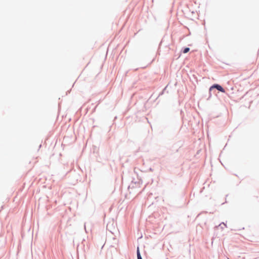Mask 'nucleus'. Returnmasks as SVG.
<instances>
[{
    "instance_id": "f257e3e1",
    "label": "nucleus",
    "mask_w": 259,
    "mask_h": 259,
    "mask_svg": "<svg viewBox=\"0 0 259 259\" xmlns=\"http://www.w3.org/2000/svg\"><path fill=\"white\" fill-rule=\"evenodd\" d=\"M213 89H216L219 91H220L222 93H225V90L222 88V87L218 84H214L211 85V90Z\"/></svg>"
},
{
    "instance_id": "f03ea898",
    "label": "nucleus",
    "mask_w": 259,
    "mask_h": 259,
    "mask_svg": "<svg viewBox=\"0 0 259 259\" xmlns=\"http://www.w3.org/2000/svg\"><path fill=\"white\" fill-rule=\"evenodd\" d=\"M137 257H138V259H142V257L141 256L140 253L139 247L137 248Z\"/></svg>"
},
{
    "instance_id": "7ed1b4c3",
    "label": "nucleus",
    "mask_w": 259,
    "mask_h": 259,
    "mask_svg": "<svg viewBox=\"0 0 259 259\" xmlns=\"http://www.w3.org/2000/svg\"><path fill=\"white\" fill-rule=\"evenodd\" d=\"M190 49L189 48H185V49L183 51V53H187V52H188L189 51Z\"/></svg>"
},
{
    "instance_id": "20e7f679",
    "label": "nucleus",
    "mask_w": 259,
    "mask_h": 259,
    "mask_svg": "<svg viewBox=\"0 0 259 259\" xmlns=\"http://www.w3.org/2000/svg\"><path fill=\"white\" fill-rule=\"evenodd\" d=\"M223 226L225 227H226V225L225 224H224V223H223Z\"/></svg>"
},
{
    "instance_id": "39448f33",
    "label": "nucleus",
    "mask_w": 259,
    "mask_h": 259,
    "mask_svg": "<svg viewBox=\"0 0 259 259\" xmlns=\"http://www.w3.org/2000/svg\"><path fill=\"white\" fill-rule=\"evenodd\" d=\"M221 224L219 225V226L218 227H217L218 228H219V227H221Z\"/></svg>"
},
{
    "instance_id": "423d86ee",
    "label": "nucleus",
    "mask_w": 259,
    "mask_h": 259,
    "mask_svg": "<svg viewBox=\"0 0 259 259\" xmlns=\"http://www.w3.org/2000/svg\"><path fill=\"white\" fill-rule=\"evenodd\" d=\"M221 228L222 229H223V226H221Z\"/></svg>"
}]
</instances>
